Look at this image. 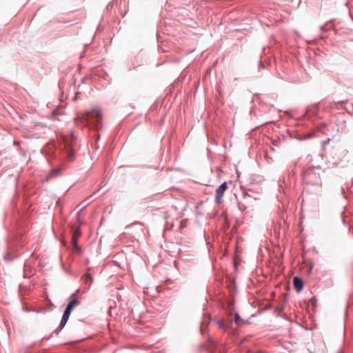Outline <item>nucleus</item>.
Instances as JSON below:
<instances>
[{
    "instance_id": "8",
    "label": "nucleus",
    "mask_w": 353,
    "mask_h": 353,
    "mask_svg": "<svg viewBox=\"0 0 353 353\" xmlns=\"http://www.w3.org/2000/svg\"><path fill=\"white\" fill-rule=\"evenodd\" d=\"M234 321L239 325H240L243 321L241 319L240 316L238 313H236L234 315Z\"/></svg>"
},
{
    "instance_id": "5",
    "label": "nucleus",
    "mask_w": 353,
    "mask_h": 353,
    "mask_svg": "<svg viewBox=\"0 0 353 353\" xmlns=\"http://www.w3.org/2000/svg\"><path fill=\"white\" fill-rule=\"evenodd\" d=\"M73 136L71 135L70 138H63V141L65 143L66 148H67V153H68V157L72 160V157L74 155V152L70 148V141H72L73 140Z\"/></svg>"
},
{
    "instance_id": "4",
    "label": "nucleus",
    "mask_w": 353,
    "mask_h": 353,
    "mask_svg": "<svg viewBox=\"0 0 353 353\" xmlns=\"http://www.w3.org/2000/svg\"><path fill=\"white\" fill-rule=\"evenodd\" d=\"M228 188V185L226 182H223L216 190L215 192V198L214 201L217 204H220L222 203V198L224 194L225 191Z\"/></svg>"
},
{
    "instance_id": "10",
    "label": "nucleus",
    "mask_w": 353,
    "mask_h": 353,
    "mask_svg": "<svg viewBox=\"0 0 353 353\" xmlns=\"http://www.w3.org/2000/svg\"><path fill=\"white\" fill-rule=\"evenodd\" d=\"M219 327H223V323H221V322L219 323Z\"/></svg>"
},
{
    "instance_id": "1",
    "label": "nucleus",
    "mask_w": 353,
    "mask_h": 353,
    "mask_svg": "<svg viewBox=\"0 0 353 353\" xmlns=\"http://www.w3.org/2000/svg\"><path fill=\"white\" fill-rule=\"evenodd\" d=\"M75 122H79L85 126L92 127L96 130L102 128V114L99 109H92L90 111H86L83 114H78L75 118Z\"/></svg>"
},
{
    "instance_id": "9",
    "label": "nucleus",
    "mask_w": 353,
    "mask_h": 353,
    "mask_svg": "<svg viewBox=\"0 0 353 353\" xmlns=\"http://www.w3.org/2000/svg\"><path fill=\"white\" fill-rule=\"evenodd\" d=\"M59 172V170H52L50 175L57 174Z\"/></svg>"
},
{
    "instance_id": "7",
    "label": "nucleus",
    "mask_w": 353,
    "mask_h": 353,
    "mask_svg": "<svg viewBox=\"0 0 353 353\" xmlns=\"http://www.w3.org/2000/svg\"><path fill=\"white\" fill-rule=\"evenodd\" d=\"M83 279L86 285L89 284V285H90L91 283L92 282V278L91 277L90 274H85L83 276Z\"/></svg>"
},
{
    "instance_id": "6",
    "label": "nucleus",
    "mask_w": 353,
    "mask_h": 353,
    "mask_svg": "<svg viewBox=\"0 0 353 353\" xmlns=\"http://www.w3.org/2000/svg\"><path fill=\"white\" fill-rule=\"evenodd\" d=\"M293 284L297 291L299 292V291L302 290V289L303 288V282L301 279H300L299 277H294L293 279Z\"/></svg>"
},
{
    "instance_id": "2",
    "label": "nucleus",
    "mask_w": 353,
    "mask_h": 353,
    "mask_svg": "<svg viewBox=\"0 0 353 353\" xmlns=\"http://www.w3.org/2000/svg\"><path fill=\"white\" fill-rule=\"evenodd\" d=\"M79 304V301L75 294H72L62 316L61 323L57 328V332L61 330L67 323L72 310Z\"/></svg>"
},
{
    "instance_id": "3",
    "label": "nucleus",
    "mask_w": 353,
    "mask_h": 353,
    "mask_svg": "<svg viewBox=\"0 0 353 353\" xmlns=\"http://www.w3.org/2000/svg\"><path fill=\"white\" fill-rule=\"evenodd\" d=\"M78 221H79V225H72V228H71L72 233V243L73 245L74 249L75 250H77V252L80 251V248L77 245V241L81 235V232L80 230V225L82 223V221H81L79 220V219H78Z\"/></svg>"
}]
</instances>
